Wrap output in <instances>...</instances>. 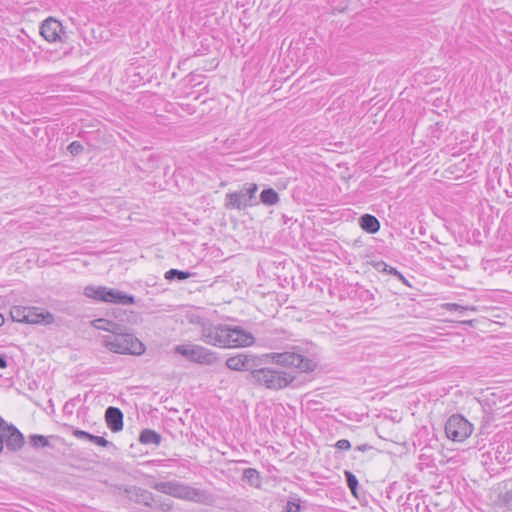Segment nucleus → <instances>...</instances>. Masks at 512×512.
I'll return each instance as SVG.
<instances>
[{"instance_id":"c756f323","label":"nucleus","mask_w":512,"mask_h":512,"mask_svg":"<svg viewBox=\"0 0 512 512\" xmlns=\"http://www.w3.org/2000/svg\"><path fill=\"white\" fill-rule=\"evenodd\" d=\"M286 512H300V505L294 501H288L286 505Z\"/></svg>"},{"instance_id":"cd10ccee","label":"nucleus","mask_w":512,"mask_h":512,"mask_svg":"<svg viewBox=\"0 0 512 512\" xmlns=\"http://www.w3.org/2000/svg\"><path fill=\"white\" fill-rule=\"evenodd\" d=\"M73 436H75L77 439H80V440L90 441L92 434H90L86 431H83V430L75 429V430H73Z\"/></svg>"},{"instance_id":"393cba45","label":"nucleus","mask_w":512,"mask_h":512,"mask_svg":"<svg viewBox=\"0 0 512 512\" xmlns=\"http://www.w3.org/2000/svg\"><path fill=\"white\" fill-rule=\"evenodd\" d=\"M501 505L512 510V488L499 497Z\"/></svg>"},{"instance_id":"0eeeda50","label":"nucleus","mask_w":512,"mask_h":512,"mask_svg":"<svg viewBox=\"0 0 512 512\" xmlns=\"http://www.w3.org/2000/svg\"><path fill=\"white\" fill-rule=\"evenodd\" d=\"M473 425L462 415L450 416L445 424L446 436L454 442H463L473 432Z\"/></svg>"},{"instance_id":"473e14b6","label":"nucleus","mask_w":512,"mask_h":512,"mask_svg":"<svg viewBox=\"0 0 512 512\" xmlns=\"http://www.w3.org/2000/svg\"><path fill=\"white\" fill-rule=\"evenodd\" d=\"M395 277H397L406 286L412 287V285L409 283L408 279L405 278L401 272L395 271Z\"/></svg>"},{"instance_id":"6e6552de","label":"nucleus","mask_w":512,"mask_h":512,"mask_svg":"<svg viewBox=\"0 0 512 512\" xmlns=\"http://www.w3.org/2000/svg\"><path fill=\"white\" fill-rule=\"evenodd\" d=\"M174 352L183 356L185 359L199 363L211 364L215 361L216 357L209 349L196 344H182L174 347Z\"/></svg>"},{"instance_id":"7ed1b4c3","label":"nucleus","mask_w":512,"mask_h":512,"mask_svg":"<svg viewBox=\"0 0 512 512\" xmlns=\"http://www.w3.org/2000/svg\"><path fill=\"white\" fill-rule=\"evenodd\" d=\"M102 343L109 351L117 354L141 355L145 352L144 344L128 332L127 326L121 333L103 336Z\"/></svg>"},{"instance_id":"423d86ee","label":"nucleus","mask_w":512,"mask_h":512,"mask_svg":"<svg viewBox=\"0 0 512 512\" xmlns=\"http://www.w3.org/2000/svg\"><path fill=\"white\" fill-rule=\"evenodd\" d=\"M275 364L294 367L300 372H310L316 367V362L300 353L286 351L283 353H268L263 356Z\"/></svg>"},{"instance_id":"f3484780","label":"nucleus","mask_w":512,"mask_h":512,"mask_svg":"<svg viewBox=\"0 0 512 512\" xmlns=\"http://www.w3.org/2000/svg\"><path fill=\"white\" fill-rule=\"evenodd\" d=\"M106 286L88 285L84 288L83 294L95 301L103 302Z\"/></svg>"},{"instance_id":"b1692460","label":"nucleus","mask_w":512,"mask_h":512,"mask_svg":"<svg viewBox=\"0 0 512 512\" xmlns=\"http://www.w3.org/2000/svg\"><path fill=\"white\" fill-rule=\"evenodd\" d=\"M258 190V186L256 184H249L246 188L243 189L244 194H246V199L251 206L253 204V200L255 199V194Z\"/></svg>"},{"instance_id":"2f4dec72","label":"nucleus","mask_w":512,"mask_h":512,"mask_svg":"<svg viewBox=\"0 0 512 512\" xmlns=\"http://www.w3.org/2000/svg\"><path fill=\"white\" fill-rule=\"evenodd\" d=\"M381 266L383 267L382 271H384V272H386L388 274H392L394 276H395V271H398L396 268H394L392 266H389V265H387L384 262H381V263L378 264V267H381Z\"/></svg>"},{"instance_id":"aec40b11","label":"nucleus","mask_w":512,"mask_h":512,"mask_svg":"<svg viewBox=\"0 0 512 512\" xmlns=\"http://www.w3.org/2000/svg\"><path fill=\"white\" fill-rule=\"evenodd\" d=\"M243 479L252 486L258 487L260 485V474L256 469L246 468L243 471Z\"/></svg>"},{"instance_id":"2eb2a0df","label":"nucleus","mask_w":512,"mask_h":512,"mask_svg":"<svg viewBox=\"0 0 512 512\" xmlns=\"http://www.w3.org/2000/svg\"><path fill=\"white\" fill-rule=\"evenodd\" d=\"M91 325L98 330L110 332L111 335L114 333H121V331L125 330L126 326L123 323L115 322L105 318L95 319L91 322Z\"/></svg>"},{"instance_id":"dca6fc26","label":"nucleus","mask_w":512,"mask_h":512,"mask_svg":"<svg viewBox=\"0 0 512 512\" xmlns=\"http://www.w3.org/2000/svg\"><path fill=\"white\" fill-rule=\"evenodd\" d=\"M360 227L371 234H374L380 229V222L378 219L371 214H364L359 219Z\"/></svg>"},{"instance_id":"412c9836","label":"nucleus","mask_w":512,"mask_h":512,"mask_svg":"<svg viewBox=\"0 0 512 512\" xmlns=\"http://www.w3.org/2000/svg\"><path fill=\"white\" fill-rule=\"evenodd\" d=\"M190 276H191L190 272L182 271V270H178V269H170L165 273V278L167 280H174V279L185 280V279H188Z\"/></svg>"},{"instance_id":"ddd939ff","label":"nucleus","mask_w":512,"mask_h":512,"mask_svg":"<svg viewBox=\"0 0 512 512\" xmlns=\"http://www.w3.org/2000/svg\"><path fill=\"white\" fill-rule=\"evenodd\" d=\"M105 419L111 431L118 432L123 429V413L119 408L108 407L105 411Z\"/></svg>"},{"instance_id":"f03ea898","label":"nucleus","mask_w":512,"mask_h":512,"mask_svg":"<svg viewBox=\"0 0 512 512\" xmlns=\"http://www.w3.org/2000/svg\"><path fill=\"white\" fill-rule=\"evenodd\" d=\"M154 488L163 494L203 505H211L215 501L214 496L207 490L194 488L178 481L159 482Z\"/></svg>"},{"instance_id":"9b49d317","label":"nucleus","mask_w":512,"mask_h":512,"mask_svg":"<svg viewBox=\"0 0 512 512\" xmlns=\"http://www.w3.org/2000/svg\"><path fill=\"white\" fill-rule=\"evenodd\" d=\"M257 357L251 354H237L226 360V366L234 371L251 370L256 365Z\"/></svg>"},{"instance_id":"c85d7f7f","label":"nucleus","mask_w":512,"mask_h":512,"mask_svg":"<svg viewBox=\"0 0 512 512\" xmlns=\"http://www.w3.org/2000/svg\"><path fill=\"white\" fill-rule=\"evenodd\" d=\"M90 442H93L94 444L102 447H106L110 444V442L106 440L104 437L95 435H92Z\"/></svg>"},{"instance_id":"4be33fe9","label":"nucleus","mask_w":512,"mask_h":512,"mask_svg":"<svg viewBox=\"0 0 512 512\" xmlns=\"http://www.w3.org/2000/svg\"><path fill=\"white\" fill-rule=\"evenodd\" d=\"M442 307L447 311H477V308L475 306H463L457 303H445L442 305Z\"/></svg>"},{"instance_id":"f8f14e48","label":"nucleus","mask_w":512,"mask_h":512,"mask_svg":"<svg viewBox=\"0 0 512 512\" xmlns=\"http://www.w3.org/2000/svg\"><path fill=\"white\" fill-rule=\"evenodd\" d=\"M103 302L132 305L135 303V297L122 291L106 287Z\"/></svg>"},{"instance_id":"20e7f679","label":"nucleus","mask_w":512,"mask_h":512,"mask_svg":"<svg viewBox=\"0 0 512 512\" xmlns=\"http://www.w3.org/2000/svg\"><path fill=\"white\" fill-rule=\"evenodd\" d=\"M294 380V376L280 369L265 367L253 369L250 381L270 390H280L287 387Z\"/></svg>"},{"instance_id":"7c9ffc66","label":"nucleus","mask_w":512,"mask_h":512,"mask_svg":"<svg viewBox=\"0 0 512 512\" xmlns=\"http://www.w3.org/2000/svg\"><path fill=\"white\" fill-rule=\"evenodd\" d=\"M336 447L340 450H348L350 449L351 444L347 439H340L336 442Z\"/></svg>"},{"instance_id":"f704fd0d","label":"nucleus","mask_w":512,"mask_h":512,"mask_svg":"<svg viewBox=\"0 0 512 512\" xmlns=\"http://www.w3.org/2000/svg\"><path fill=\"white\" fill-rule=\"evenodd\" d=\"M4 323V317L3 315L0 313V326Z\"/></svg>"},{"instance_id":"72a5a7b5","label":"nucleus","mask_w":512,"mask_h":512,"mask_svg":"<svg viewBox=\"0 0 512 512\" xmlns=\"http://www.w3.org/2000/svg\"><path fill=\"white\" fill-rule=\"evenodd\" d=\"M7 367V360L5 356L0 355V368H6Z\"/></svg>"},{"instance_id":"f257e3e1","label":"nucleus","mask_w":512,"mask_h":512,"mask_svg":"<svg viewBox=\"0 0 512 512\" xmlns=\"http://www.w3.org/2000/svg\"><path fill=\"white\" fill-rule=\"evenodd\" d=\"M201 338L206 344L220 348L249 347L255 342L250 332L227 324H204Z\"/></svg>"},{"instance_id":"bb28decb","label":"nucleus","mask_w":512,"mask_h":512,"mask_svg":"<svg viewBox=\"0 0 512 512\" xmlns=\"http://www.w3.org/2000/svg\"><path fill=\"white\" fill-rule=\"evenodd\" d=\"M83 150V146L80 142L78 141H73L72 143H70V145L68 146V151L72 154V155H78L81 151Z\"/></svg>"},{"instance_id":"a878e982","label":"nucleus","mask_w":512,"mask_h":512,"mask_svg":"<svg viewBox=\"0 0 512 512\" xmlns=\"http://www.w3.org/2000/svg\"><path fill=\"white\" fill-rule=\"evenodd\" d=\"M345 476H346V482H347L348 487L350 488V490L353 493H355L357 486H358V480H357L356 476L349 471L345 472Z\"/></svg>"},{"instance_id":"a211bd4d","label":"nucleus","mask_w":512,"mask_h":512,"mask_svg":"<svg viewBox=\"0 0 512 512\" xmlns=\"http://www.w3.org/2000/svg\"><path fill=\"white\" fill-rule=\"evenodd\" d=\"M139 441L142 444H154L159 445L161 442V436L154 430L145 429L140 433Z\"/></svg>"},{"instance_id":"4468645a","label":"nucleus","mask_w":512,"mask_h":512,"mask_svg":"<svg viewBox=\"0 0 512 512\" xmlns=\"http://www.w3.org/2000/svg\"><path fill=\"white\" fill-rule=\"evenodd\" d=\"M250 206L243 190L228 193L225 196V207L227 209L241 210Z\"/></svg>"},{"instance_id":"9d476101","label":"nucleus","mask_w":512,"mask_h":512,"mask_svg":"<svg viewBox=\"0 0 512 512\" xmlns=\"http://www.w3.org/2000/svg\"><path fill=\"white\" fill-rule=\"evenodd\" d=\"M0 436H3V444L5 443L7 449L11 451H18L24 444L23 434L13 425H5Z\"/></svg>"},{"instance_id":"6ab92c4d","label":"nucleus","mask_w":512,"mask_h":512,"mask_svg":"<svg viewBox=\"0 0 512 512\" xmlns=\"http://www.w3.org/2000/svg\"><path fill=\"white\" fill-rule=\"evenodd\" d=\"M260 200L264 205L273 206L279 202L280 198L274 189L268 188L260 193Z\"/></svg>"},{"instance_id":"39448f33","label":"nucleus","mask_w":512,"mask_h":512,"mask_svg":"<svg viewBox=\"0 0 512 512\" xmlns=\"http://www.w3.org/2000/svg\"><path fill=\"white\" fill-rule=\"evenodd\" d=\"M10 315L20 323L50 325L54 322V315L40 307L13 306Z\"/></svg>"},{"instance_id":"5701e85b","label":"nucleus","mask_w":512,"mask_h":512,"mask_svg":"<svg viewBox=\"0 0 512 512\" xmlns=\"http://www.w3.org/2000/svg\"><path fill=\"white\" fill-rule=\"evenodd\" d=\"M30 443L33 447H46L48 446L49 442L47 438L43 435L34 434L30 436Z\"/></svg>"},{"instance_id":"1a4fd4ad","label":"nucleus","mask_w":512,"mask_h":512,"mask_svg":"<svg viewBox=\"0 0 512 512\" xmlns=\"http://www.w3.org/2000/svg\"><path fill=\"white\" fill-rule=\"evenodd\" d=\"M40 33L46 41L54 43L62 41L64 31L61 22L50 17L43 21Z\"/></svg>"}]
</instances>
